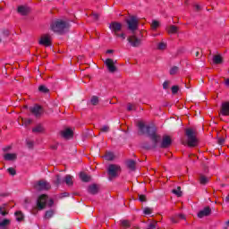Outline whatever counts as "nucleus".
<instances>
[{
	"instance_id": "nucleus-9",
	"label": "nucleus",
	"mask_w": 229,
	"mask_h": 229,
	"mask_svg": "<svg viewBox=\"0 0 229 229\" xmlns=\"http://www.w3.org/2000/svg\"><path fill=\"white\" fill-rule=\"evenodd\" d=\"M105 64L107 67V70L109 71V72L114 73L117 71V66H115V62L114 61V59H111V58L106 59Z\"/></svg>"
},
{
	"instance_id": "nucleus-17",
	"label": "nucleus",
	"mask_w": 229,
	"mask_h": 229,
	"mask_svg": "<svg viewBox=\"0 0 229 229\" xmlns=\"http://www.w3.org/2000/svg\"><path fill=\"white\" fill-rule=\"evenodd\" d=\"M72 179V175L67 174L64 178V183H66L68 187H72V185H74V181Z\"/></svg>"
},
{
	"instance_id": "nucleus-27",
	"label": "nucleus",
	"mask_w": 229,
	"mask_h": 229,
	"mask_svg": "<svg viewBox=\"0 0 229 229\" xmlns=\"http://www.w3.org/2000/svg\"><path fill=\"white\" fill-rule=\"evenodd\" d=\"M11 221L10 219H4L1 223H0V229H8V225H10Z\"/></svg>"
},
{
	"instance_id": "nucleus-14",
	"label": "nucleus",
	"mask_w": 229,
	"mask_h": 229,
	"mask_svg": "<svg viewBox=\"0 0 229 229\" xmlns=\"http://www.w3.org/2000/svg\"><path fill=\"white\" fill-rule=\"evenodd\" d=\"M210 214H212V209H210V207H206L198 213V217L203 219V217H207Z\"/></svg>"
},
{
	"instance_id": "nucleus-19",
	"label": "nucleus",
	"mask_w": 229,
	"mask_h": 229,
	"mask_svg": "<svg viewBox=\"0 0 229 229\" xmlns=\"http://www.w3.org/2000/svg\"><path fill=\"white\" fill-rule=\"evenodd\" d=\"M88 192L89 194L96 195L99 192V188H98L97 184L89 185V188H88Z\"/></svg>"
},
{
	"instance_id": "nucleus-32",
	"label": "nucleus",
	"mask_w": 229,
	"mask_h": 229,
	"mask_svg": "<svg viewBox=\"0 0 229 229\" xmlns=\"http://www.w3.org/2000/svg\"><path fill=\"white\" fill-rule=\"evenodd\" d=\"M172 192L175 194L177 198H182V188L180 186L177 187V189L173 190Z\"/></svg>"
},
{
	"instance_id": "nucleus-49",
	"label": "nucleus",
	"mask_w": 229,
	"mask_h": 229,
	"mask_svg": "<svg viewBox=\"0 0 229 229\" xmlns=\"http://www.w3.org/2000/svg\"><path fill=\"white\" fill-rule=\"evenodd\" d=\"M26 144L30 149H33L34 143L32 140H27Z\"/></svg>"
},
{
	"instance_id": "nucleus-39",
	"label": "nucleus",
	"mask_w": 229,
	"mask_h": 229,
	"mask_svg": "<svg viewBox=\"0 0 229 229\" xmlns=\"http://www.w3.org/2000/svg\"><path fill=\"white\" fill-rule=\"evenodd\" d=\"M178 67L177 66H174L170 69V74L171 76H174V74H178Z\"/></svg>"
},
{
	"instance_id": "nucleus-35",
	"label": "nucleus",
	"mask_w": 229,
	"mask_h": 229,
	"mask_svg": "<svg viewBox=\"0 0 229 229\" xmlns=\"http://www.w3.org/2000/svg\"><path fill=\"white\" fill-rule=\"evenodd\" d=\"M105 158H106V160H109V161L114 160V153L106 152L105 155Z\"/></svg>"
},
{
	"instance_id": "nucleus-63",
	"label": "nucleus",
	"mask_w": 229,
	"mask_h": 229,
	"mask_svg": "<svg viewBox=\"0 0 229 229\" xmlns=\"http://www.w3.org/2000/svg\"><path fill=\"white\" fill-rule=\"evenodd\" d=\"M226 226H229V220L225 222Z\"/></svg>"
},
{
	"instance_id": "nucleus-55",
	"label": "nucleus",
	"mask_w": 229,
	"mask_h": 229,
	"mask_svg": "<svg viewBox=\"0 0 229 229\" xmlns=\"http://www.w3.org/2000/svg\"><path fill=\"white\" fill-rule=\"evenodd\" d=\"M50 148H51V149H54V150L58 149V144L51 145V146H50Z\"/></svg>"
},
{
	"instance_id": "nucleus-44",
	"label": "nucleus",
	"mask_w": 229,
	"mask_h": 229,
	"mask_svg": "<svg viewBox=\"0 0 229 229\" xmlns=\"http://www.w3.org/2000/svg\"><path fill=\"white\" fill-rule=\"evenodd\" d=\"M7 171H8L9 174H11L12 176H15L17 174V172L15 171L14 168L10 167L7 169Z\"/></svg>"
},
{
	"instance_id": "nucleus-64",
	"label": "nucleus",
	"mask_w": 229,
	"mask_h": 229,
	"mask_svg": "<svg viewBox=\"0 0 229 229\" xmlns=\"http://www.w3.org/2000/svg\"><path fill=\"white\" fill-rule=\"evenodd\" d=\"M0 42H1V39H0Z\"/></svg>"
},
{
	"instance_id": "nucleus-43",
	"label": "nucleus",
	"mask_w": 229,
	"mask_h": 229,
	"mask_svg": "<svg viewBox=\"0 0 229 229\" xmlns=\"http://www.w3.org/2000/svg\"><path fill=\"white\" fill-rule=\"evenodd\" d=\"M100 131L103 133H108L110 131V127L108 125H104L101 129Z\"/></svg>"
},
{
	"instance_id": "nucleus-16",
	"label": "nucleus",
	"mask_w": 229,
	"mask_h": 229,
	"mask_svg": "<svg viewBox=\"0 0 229 229\" xmlns=\"http://www.w3.org/2000/svg\"><path fill=\"white\" fill-rule=\"evenodd\" d=\"M73 135H74V132H72V130H71V129H66V130L61 131V136L64 139H72Z\"/></svg>"
},
{
	"instance_id": "nucleus-54",
	"label": "nucleus",
	"mask_w": 229,
	"mask_h": 229,
	"mask_svg": "<svg viewBox=\"0 0 229 229\" xmlns=\"http://www.w3.org/2000/svg\"><path fill=\"white\" fill-rule=\"evenodd\" d=\"M23 121V123L26 125V126H30V124H31V120L28 119V120H22Z\"/></svg>"
},
{
	"instance_id": "nucleus-48",
	"label": "nucleus",
	"mask_w": 229,
	"mask_h": 229,
	"mask_svg": "<svg viewBox=\"0 0 229 229\" xmlns=\"http://www.w3.org/2000/svg\"><path fill=\"white\" fill-rule=\"evenodd\" d=\"M171 221L174 224L179 223L180 219L178 218V215L172 216Z\"/></svg>"
},
{
	"instance_id": "nucleus-23",
	"label": "nucleus",
	"mask_w": 229,
	"mask_h": 229,
	"mask_svg": "<svg viewBox=\"0 0 229 229\" xmlns=\"http://www.w3.org/2000/svg\"><path fill=\"white\" fill-rule=\"evenodd\" d=\"M222 63H223V56H221V55H216L213 56V64H215L216 65H219Z\"/></svg>"
},
{
	"instance_id": "nucleus-36",
	"label": "nucleus",
	"mask_w": 229,
	"mask_h": 229,
	"mask_svg": "<svg viewBox=\"0 0 229 229\" xmlns=\"http://www.w3.org/2000/svg\"><path fill=\"white\" fill-rule=\"evenodd\" d=\"M121 224L123 228H130L131 226V225L130 224V221L128 220H122Z\"/></svg>"
},
{
	"instance_id": "nucleus-56",
	"label": "nucleus",
	"mask_w": 229,
	"mask_h": 229,
	"mask_svg": "<svg viewBox=\"0 0 229 229\" xmlns=\"http://www.w3.org/2000/svg\"><path fill=\"white\" fill-rule=\"evenodd\" d=\"M218 144H220V145L225 144V139L219 138V139H218Z\"/></svg>"
},
{
	"instance_id": "nucleus-18",
	"label": "nucleus",
	"mask_w": 229,
	"mask_h": 229,
	"mask_svg": "<svg viewBox=\"0 0 229 229\" xmlns=\"http://www.w3.org/2000/svg\"><path fill=\"white\" fill-rule=\"evenodd\" d=\"M221 114L225 116L229 115V102H225L222 104Z\"/></svg>"
},
{
	"instance_id": "nucleus-24",
	"label": "nucleus",
	"mask_w": 229,
	"mask_h": 229,
	"mask_svg": "<svg viewBox=\"0 0 229 229\" xmlns=\"http://www.w3.org/2000/svg\"><path fill=\"white\" fill-rule=\"evenodd\" d=\"M33 133H44V126L42 124H38L32 129Z\"/></svg>"
},
{
	"instance_id": "nucleus-51",
	"label": "nucleus",
	"mask_w": 229,
	"mask_h": 229,
	"mask_svg": "<svg viewBox=\"0 0 229 229\" xmlns=\"http://www.w3.org/2000/svg\"><path fill=\"white\" fill-rule=\"evenodd\" d=\"M116 37H119L120 38H122V40L126 39V34H124L123 32L118 33Z\"/></svg>"
},
{
	"instance_id": "nucleus-50",
	"label": "nucleus",
	"mask_w": 229,
	"mask_h": 229,
	"mask_svg": "<svg viewBox=\"0 0 229 229\" xmlns=\"http://www.w3.org/2000/svg\"><path fill=\"white\" fill-rule=\"evenodd\" d=\"M91 17L92 19H94V21H98V19H99V14L96 13H92Z\"/></svg>"
},
{
	"instance_id": "nucleus-47",
	"label": "nucleus",
	"mask_w": 229,
	"mask_h": 229,
	"mask_svg": "<svg viewBox=\"0 0 229 229\" xmlns=\"http://www.w3.org/2000/svg\"><path fill=\"white\" fill-rule=\"evenodd\" d=\"M179 90H180V88L178 86L172 87V94H178Z\"/></svg>"
},
{
	"instance_id": "nucleus-10",
	"label": "nucleus",
	"mask_w": 229,
	"mask_h": 229,
	"mask_svg": "<svg viewBox=\"0 0 229 229\" xmlns=\"http://www.w3.org/2000/svg\"><path fill=\"white\" fill-rule=\"evenodd\" d=\"M30 112L35 115V117H40L44 114V109L38 106L35 105L34 106L30 107Z\"/></svg>"
},
{
	"instance_id": "nucleus-38",
	"label": "nucleus",
	"mask_w": 229,
	"mask_h": 229,
	"mask_svg": "<svg viewBox=\"0 0 229 229\" xmlns=\"http://www.w3.org/2000/svg\"><path fill=\"white\" fill-rule=\"evenodd\" d=\"M157 225H158V222L153 221L150 224H148V225L147 226L146 229H155V228H157Z\"/></svg>"
},
{
	"instance_id": "nucleus-25",
	"label": "nucleus",
	"mask_w": 229,
	"mask_h": 229,
	"mask_svg": "<svg viewBox=\"0 0 229 229\" xmlns=\"http://www.w3.org/2000/svg\"><path fill=\"white\" fill-rule=\"evenodd\" d=\"M199 182L201 185H207V183H208V182H209V179H208V177H207L203 174H200L199 177Z\"/></svg>"
},
{
	"instance_id": "nucleus-41",
	"label": "nucleus",
	"mask_w": 229,
	"mask_h": 229,
	"mask_svg": "<svg viewBox=\"0 0 229 229\" xmlns=\"http://www.w3.org/2000/svg\"><path fill=\"white\" fill-rule=\"evenodd\" d=\"M165 47H167V44H165V42H161L157 45V49H159L160 51H164Z\"/></svg>"
},
{
	"instance_id": "nucleus-8",
	"label": "nucleus",
	"mask_w": 229,
	"mask_h": 229,
	"mask_svg": "<svg viewBox=\"0 0 229 229\" xmlns=\"http://www.w3.org/2000/svg\"><path fill=\"white\" fill-rule=\"evenodd\" d=\"M109 29L111 30L112 33L117 36V34L123 30V24L117 21H112L109 25Z\"/></svg>"
},
{
	"instance_id": "nucleus-46",
	"label": "nucleus",
	"mask_w": 229,
	"mask_h": 229,
	"mask_svg": "<svg viewBox=\"0 0 229 229\" xmlns=\"http://www.w3.org/2000/svg\"><path fill=\"white\" fill-rule=\"evenodd\" d=\"M127 110H128V112H131L132 110H135V105L129 103L127 105Z\"/></svg>"
},
{
	"instance_id": "nucleus-45",
	"label": "nucleus",
	"mask_w": 229,
	"mask_h": 229,
	"mask_svg": "<svg viewBox=\"0 0 229 229\" xmlns=\"http://www.w3.org/2000/svg\"><path fill=\"white\" fill-rule=\"evenodd\" d=\"M169 85H171V81H165L164 83H163V89L165 90H167V89H169Z\"/></svg>"
},
{
	"instance_id": "nucleus-22",
	"label": "nucleus",
	"mask_w": 229,
	"mask_h": 229,
	"mask_svg": "<svg viewBox=\"0 0 229 229\" xmlns=\"http://www.w3.org/2000/svg\"><path fill=\"white\" fill-rule=\"evenodd\" d=\"M166 31L169 35H174L175 33H178V28L176 25H170L167 29Z\"/></svg>"
},
{
	"instance_id": "nucleus-53",
	"label": "nucleus",
	"mask_w": 229,
	"mask_h": 229,
	"mask_svg": "<svg viewBox=\"0 0 229 229\" xmlns=\"http://www.w3.org/2000/svg\"><path fill=\"white\" fill-rule=\"evenodd\" d=\"M194 8H195L196 12H201V5L196 4L194 5Z\"/></svg>"
},
{
	"instance_id": "nucleus-34",
	"label": "nucleus",
	"mask_w": 229,
	"mask_h": 229,
	"mask_svg": "<svg viewBox=\"0 0 229 229\" xmlns=\"http://www.w3.org/2000/svg\"><path fill=\"white\" fill-rule=\"evenodd\" d=\"M38 90L39 92H43V94H47V92H49V89H47V87H46L45 85L39 86Z\"/></svg>"
},
{
	"instance_id": "nucleus-42",
	"label": "nucleus",
	"mask_w": 229,
	"mask_h": 229,
	"mask_svg": "<svg viewBox=\"0 0 229 229\" xmlns=\"http://www.w3.org/2000/svg\"><path fill=\"white\" fill-rule=\"evenodd\" d=\"M138 197H139V201H140L141 203L148 201L146 195L139 194Z\"/></svg>"
},
{
	"instance_id": "nucleus-13",
	"label": "nucleus",
	"mask_w": 229,
	"mask_h": 229,
	"mask_svg": "<svg viewBox=\"0 0 229 229\" xmlns=\"http://www.w3.org/2000/svg\"><path fill=\"white\" fill-rule=\"evenodd\" d=\"M127 40L132 47H139V46H140V39L139 38H137V36H135V35L130 36L127 38Z\"/></svg>"
},
{
	"instance_id": "nucleus-4",
	"label": "nucleus",
	"mask_w": 229,
	"mask_h": 229,
	"mask_svg": "<svg viewBox=\"0 0 229 229\" xmlns=\"http://www.w3.org/2000/svg\"><path fill=\"white\" fill-rule=\"evenodd\" d=\"M48 198L49 197H47V195L46 194L40 195L38 198V200H37L38 210H44V208H46V205H47L48 207H53V205L55 204V201L53 200V199H51L47 202Z\"/></svg>"
},
{
	"instance_id": "nucleus-21",
	"label": "nucleus",
	"mask_w": 229,
	"mask_h": 229,
	"mask_svg": "<svg viewBox=\"0 0 229 229\" xmlns=\"http://www.w3.org/2000/svg\"><path fill=\"white\" fill-rule=\"evenodd\" d=\"M4 158L7 162H12L13 160H17V154L7 153L4 156Z\"/></svg>"
},
{
	"instance_id": "nucleus-12",
	"label": "nucleus",
	"mask_w": 229,
	"mask_h": 229,
	"mask_svg": "<svg viewBox=\"0 0 229 229\" xmlns=\"http://www.w3.org/2000/svg\"><path fill=\"white\" fill-rule=\"evenodd\" d=\"M30 12H31V9L26 5H19L17 8V13L20 15H22L23 17H26V15H30Z\"/></svg>"
},
{
	"instance_id": "nucleus-20",
	"label": "nucleus",
	"mask_w": 229,
	"mask_h": 229,
	"mask_svg": "<svg viewBox=\"0 0 229 229\" xmlns=\"http://www.w3.org/2000/svg\"><path fill=\"white\" fill-rule=\"evenodd\" d=\"M126 165H127L128 169H130L131 171H135L137 162H135V160H133V159H129L126 161Z\"/></svg>"
},
{
	"instance_id": "nucleus-3",
	"label": "nucleus",
	"mask_w": 229,
	"mask_h": 229,
	"mask_svg": "<svg viewBox=\"0 0 229 229\" xmlns=\"http://www.w3.org/2000/svg\"><path fill=\"white\" fill-rule=\"evenodd\" d=\"M185 135L188 139V146L196 148L198 146V130L196 128H187Z\"/></svg>"
},
{
	"instance_id": "nucleus-62",
	"label": "nucleus",
	"mask_w": 229,
	"mask_h": 229,
	"mask_svg": "<svg viewBox=\"0 0 229 229\" xmlns=\"http://www.w3.org/2000/svg\"><path fill=\"white\" fill-rule=\"evenodd\" d=\"M225 85H229V79H225Z\"/></svg>"
},
{
	"instance_id": "nucleus-15",
	"label": "nucleus",
	"mask_w": 229,
	"mask_h": 229,
	"mask_svg": "<svg viewBox=\"0 0 229 229\" xmlns=\"http://www.w3.org/2000/svg\"><path fill=\"white\" fill-rule=\"evenodd\" d=\"M39 44L41 46H45L46 47H49V46H51V37H49V35L42 36L39 40Z\"/></svg>"
},
{
	"instance_id": "nucleus-7",
	"label": "nucleus",
	"mask_w": 229,
	"mask_h": 229,
	"mask_svg": "<svg viewBox=\"0 0 229 229\" xmlns=\"http://www.w3.org/2000/svg\"><path fill=\"white\" fill-rule=\"evenodd\" d=\"M36 191H49L51 185L46 181H39L34 185Z\"/></svg>"
},
{
	"instance_id": "nucleus-52",
	"label": "nucleus",
	"mask_w": 229,
	"mask_h": 229,
	"mask_svg": "<svg viewBox=\"0 0 229 229\" xmlns=\"http://www.w3.org/2000/svg\"><path fill=\"white\" fill-rule=\"evenodd\" d=\"M189 158L191 159L192 162H196V160H197L198 157H197L196 155H194V154H190V155H189Z\"/></svg>"
},
{
	"instance_id": "nucleus-59",
	"label": "nucleus",
	"mask_w": 229,
	"mask_h": 229,
	"mask_svg": "<svg viewBox=\"0 0 229 229\" xmlns=\"http://www.w3.org/2000/svg\"><path fill=\"white\" fill-rule=\"evenodd\" d=\"M67 197H69V192L62 193V198H67Z\"/></svg>"
},
{
	"instance_id": "nucleus-28",
	"label": "nucleus",
	"mask_w": 229,
	"mask_h": 229,
	"mask_svg": "<svg viewBox=\"0 0 229 229\" xmlns=\"http://www.w3.org/2000/svg\"><path fill=\"white\" fill-rule=\"evenodd\" d=\"M14 216H16L17 221H24V215L22 214V211H16Z\"/></svg>"
},
{
	"instance_id": "nucleus-1",
	"label": "nucleus",
	"mask_w": 229,
	"mask_h": 229,
	"mask_svg": "<svg viewBox=\"0 0 229 229\" xmlns=\"http://www.w3.org/2000/svg\"><path fill=\"white\" fill-rule=\"evenodd\" d=\"M138 128L140 130V135L148 133L153 142L152 145L144 143L142 146L144 149H155L158 146V142L162 140V137L157 134V129L153 126L146 125L143 122L138 123Z\"/></svg>"
},
{
	"instance_id": "nucleus-26",
	"label": "nucleus",
	"mask_w": 229,
	"mask_h": 229,
	"mask_svg": "<svg viewBox=\"0 0 229 229\" xmlns=\"http://www.w3.org/2000/svg\"><path fill=\"white\" fill-rule=\"evenodd\" d=\"M53 182L57 187L58 185H64V179H62L60 174H56Z\"/></svg>"
},
{
	"instance_id": "nucleus-33",
	"label": "nucleus",
	"mask_w": 229,
	"mask_h": 229,
	"mask_svg": "<svg viewBox=\"0 0 229 229\" xmlns=\"http://www.w3.org/2000/svg\"><path fill=\"white\" fill-rule=\"evenodd\" d=\"M54 214H55V212L53 211V209L47 211L45 214V219H51V217H53Z\"/></svg>"
},
{
	"instance_id": "nucleus-30",
	"label": "nucleus",
	"mask_w": 229,
	"mask_h": 229,
	"mask_svg": "<svg viewBox=\"0 0 229 229\" xmlns=\"http://www.w3.org/2000/svg\"><path fill=\"white\" fill-rule=\"evenodd\" d=\"M7 204H3V206L0 207V214L1 216H8V211L6 210Z\"/></svg>"
},
{
	"instance_id": "nucleus-61",
	"label": "nucleus",
	"mask_w": 229,
	"mask_h": 229,
	"mask_svg": "<svg viewBox=\"0 0 229 229\" xmlns=\"http://www.w3.org/2000/svg\"><path fill=\"white\" fill-rule=\"evenodd\" d=\"M195 56L198 58V56H199V51H197L196 53H195Z\"/></svg>"
},
{
	"instance_id": "nucleus-60",
	"label": "nucleus",
	"mask_w": 229,
	"mask_h": 229,
	"mask_svg": "<svg viewBox=\"0 0 229 229\" xmlns=\"http://www.w3.org/2000/svg\"><path fill=\"white\" fill-rule=\"evenodd\" d=\"M106 53H107L108 55H111L112 53H114V50L109 49V50L106 51Z\"/></svg>"
},
{
	"instance_id": "nucleus-58",
	"label": "nucleus",
	"mask_w": 229,
	"mask_h": 229,
	"mask_svg": "<svg viewBox=\"0 0 229 229\" xmlns=\"http://www.w3.org/2000/svg\"><path fill=\"white\" fill-rule=\"evenodd\" d=\"M10 149H12V147L8 146L3 148V151L6 152V151H10Z\"/></svg>"
},
{
	"instance_id": "nucleus-37",
	"label": "nucleus",
	"mask_w": 229,
	"mask_h": 229,
	"mask_svg": "<svg viewBox=\"0 0 229 229\" xmlns=\"http://www.w3.org/2000/svg\"><path fill=\"white\" fill-rule=\"evenodd\" d=\"M98 103H99V98H98L97 96H93L91 98V105L96 106L98 105Z\"/></svg>"
},
{
	"instance_id": "nucleus-57",
	"label": "nucleus",
	"mask_w": 229,
	"mask_h": 229,
	"mask_svg": "<svg viewBox=\"0 0 229 229\" xmlns=\"http://www.w3.org/2000/svg\"><path fill=\"white\" fill-rule=\"evenodd\" d=\"M177 216H178V219H185V215L183 214H179L177 215Z\"/></svg>"
},
{
	"instance_id": "nucleus-11",
	"label": "nucleus",
	"mask_w": 229,
	"mask_h": 229,
	"mask_svg": "<svg viewBox=\"0 0 229 229\" xmlns=\"http://www.w3.org/2000/svg\"><path fill=\"white\" fill-rule=\"evenodd\" d=\"M172 144H173V140L171 139V137L168 135H165L163 136L160 148H162L163 149H165L169 148Z\"/></svg>"
},
{
	"instance_id": "nucleus-29",
	"label": "nucleus",
	"mask_w": 229,
	"mask_h": 229,
	"mask_svg": "<svg viewBox=\"0 0 229 229\" xmlns=\"http://www.w3.org/2000/svg\"><path fill=\"white\" fill-rule=\"evenodd\" d=\"M80 178H81V180H82L83 182H90V176H88V174H85V173H81L80 174Z\"/></svg>"
},
{
	"instance_id": "nucleus-5",
	"label": "nucleus",
	"mask_w": 229,
	"mask_h": 229,
	"mask_svg": "<svg viewBox=\"0 0 229 229\" xmlns=\"http://www.w3.org/2000/svg\"><path fill=\"white\" fill-rule=\"evenodd\" d=\"M119 173H121V166L118 165H109L107 168V174L109 176L110 182L114 180V178H117L119 176Z\"/></svg>"
},
{
	"instance_id": "nucleus-31",
	"label": "nucleus",
	"mask_w": 229,
	"mask_h": 229,
	"mask_svg": "<svg viewBox=\"0 0 229 229\" xmlns=\"http://www.w3.org/2000/svg\"><path fill=\"white\" fill-rule=\"evenodd\" d=\"M159 26H160V22L158 21H157V20L152 21L151 30H153L155 31L156 30L158 29Z\"/></svg>"
},
{
	"instance_id": "nucleus-40",
	"label": "nucleus",
	"mask_w": 229,
	"mask_h": 229,
	"mask_svg": "<svg viewBox=\"0 0 229 229\" xmlns=\"http://www.w3.org/2000/svg\"><path fill=\"white\" fill-rule=\"evenodd\" d=\"M143 214H145V216H150V214H153V208H145L143 210Z\"/></svg>"
},
{
	"instance_id": "nucleus-2",
	"label": "nucleus",
	"mask_w": 229,
	"mask_h": 229,
	"mask_svg": "<svg viewBox=\"0 0 229 229\" xmlns=\"http://www.w3.org/2000/svg\"><path fill=\"white\" fill-rule=\"evenodd\" d=\"M50 28L55 33H60L62 35L71 28V23L69 21L57 19L52 21Z\"/></svg>"
},
{
	"instance_id": "nucleus-6",
	"label": "nucleus",
	"mask_w": 229,
	"mask_h": 229,
	"mask_svg": "<svg viewBox=\"0 0 229 229\" xmlns=\"http://www.w3.org/2000/svg\"><path fill=\"white\" fill-rule=\"evenodd\" d=\"M126 22L130 31H137V30H139V19L137 16H131Z\"/></svg>"
}]
</instances>
